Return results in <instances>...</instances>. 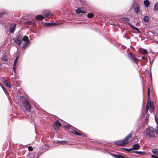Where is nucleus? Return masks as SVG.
I'll return each mask as SVG.
<instances>
[{
	"instance_id": "32",
	"label": "nucleus",
	"mask_w": 158,
	"mask_h": 158,
	"mask_svg": "<svg viewBox=\"0 0 158 158\" xmlns=\"http://www.w3.org/2000/svg\"><path fill=\"white\" fill-rule=\"evenodd\" d=\"M148 117L147 116L145 117V123L146 124H147L148 123Z\"/></svg>"
},
{
	"instance_id": "4",
	"label": "nucleus",
	"mask_w": 158,
	"mask_h": 158,
	"mask_svg": "<svg viewBox=\"0 0 158 158\" xmlns=\"http://www.w3.org/2000/svg\"><path fill=\"white\" fill-rule=\"evenodd\" d=\"M28 37L26 36H24L22 40V44L23 45L22 46L23 48H25V46L29 42V41L28 40Z\"/></svg>"
},
{
	"instance_id": "19",
	"label": "nucleus",
	"mask_w": 158,
	"mask_h": 158,
	"mask_svg": "<svg viewBox=\"0 0 158 158\" xmlns=\"http://www.w3.org/2000/svg\"><path fill=\"white\" fill-rule=\"evenodd\" d=\"M52 14L51 12H48L44 14V16L46 17H50L52 16Z\"/></svg>"
},
{
	"instance_id": "24",
	"label": "nucleus",
	"mask_w": 158,
	"mask_h": 158,
	"mask_svg": "<svg viewBox=\"0 0 158 158\" xmlns=\"http://www.w3.org/2000/svg\"><path fill=\"white\" fill-rule=\"evenodd\" d=\"M72 132L74 134L77 135H79V136L82 135V134H81L77 132L76 131H75V130H73Z\"/></svg>"
},
{
	"instance_id": "11",
	"label": "nucleus",
	"mask_w": 158,
	"mask_h": 158,
	"mask_svg": "<svg viewBox=\"0 0 158 158\" xmlns=\"http://www.w3.org/2000/svg\"><path fill=\"white\" fill-rule=\"evenodd\" d=\"M129 26L131 27V28H132V29L135 30L137 31H138L139 33H141V31L139 30L136 27L133 26L132 24H131L130 23L129 24Z\"/></svg>"
},
{
	"instance_id": "18",
	"label": "nucleus",
	"mask_w": 158,
	"mask_h": 158,
	"mask_svg": "<svg viewBox=\"0 0 158 158\" xmlns=\"http://www.w3.org/2000/svg\"><path fill=\"white\" fill-rule=\"evenodd\" d=\"M36 18L37 20H41L43 19L44 18V17L41 15H39L36 16Z\"/></svg>"
},
{
	"instance_id": "33",
	"label": "nucleus",
	"mask_w": 158,
	"mask_h": 158,
	"mask_svg": "<svg viewBox=\"0 0 158 158\" xmlns=\"http://www.w3.org/2000/svg\"><path fill=\"white\" fill-rule=\"evenodd\" d=\"M25 23H26L28 25H31L32 23V22H31V21H27V22H26Z\"/></svg>"
},
{
	"instance_id": "22",
	"label": "nucleus",
	"mask_w": 158,
	"mask_h": 158,
	"mask_svg": "<svg viewBox=\"0 0 158 158\" xmlns=\"http://www.w3.org/2000/svg\"><path fill=\"white\" fill-rule=\"evenodd\" d=\"M153 10L154 11L158 10V3H156L154 7Z\"/></svg>"
},
{
	"instance_id": "21",
	"label": "nucleus",
	"mask_w": 158,
	"mask_h": 158,
	"mask_svg": "<svg viewBox=\"0 0 158 158\" xmlns=\"http://www.w3.org/2000/svg\"><path fill=\"white\" fill-rule=\"evenodd\" d=\"M56 24V23H45L44 24V26H50L51 25H55Z\"/></svg>"
},
{
	"instance_id": "15",
	"label": "nucleus",
	"mask_w": 158,
	"mask_h": 158,
	"mask_svg": "<svg viewBox=\"0 0 158 158\" xmlns=\"http://www.w3.org/2000/svg\"><path fill=\"white\" fill-rule=\"evenodd\" d=\"M143 3L145 6L147 8H148L149 6L150 3L148 0H145L144 1Z\"/></svg>"
},
{
	"instance_id": "9",
	"label": "nucleus",
	"mask_w": 158,
	"mask_h": 158,
	"mask_svg": "<svg viewBox=\"0 0 158 158\" xmlns=\"http://www.w3.org/2000/svg\"><path fill=\"white\" fill-rule=\"evenodd\" d=\"M140 146L138 143H135L133 145V147L131 148L132 150H138Z\"/></svg>"
},
{
	"instance_id": "2",
	"label": "nucleus",
	"mask_w": 158,
	"mask_h": 158,
	"mask_svg": "<svg viewBox=\"0 0 158 158\" xmlns=\"http://www.w3.org/2000/svg\"><path fill=\"white\" fill-rule=\"evenodd\" d=\"M21 99L26 110L28 111H31V108L30 104L29 102L23 96L21 97Z\"/></svg>"
},
{
	"instance_id": "31",
	"label": "nucleus",
	"mask_w": 158,
	"mask_h": 158,
	"mask_svg": "<svg viewBox=\"0 0 158 158\" xmlns=\"http://www.w3.org/2000/svg\"><path fill=\"white\" fill-rule=\"evenodd\" d=\"M18 57L16 58L15 59V61L14 62V66H15L16 65V64L17 63V61L18 60Z\"/></svg>"
},
{
	"instance_id": "42",
	"label": "nucleus",
	"mask_w": 158,
	"mask_h": 158,
	"mask_svg": "<svg viewBox=\"0 0 158 158\" xmlns=\"http://www.w3.org/2000/svg\"><path fill=\"white\" fill-rule=\"evenodd\" d=\"M139 24V23H137L136 25L137 26Z\"/></svg>"
},
{
	"instance_id": "37",
	"label": "nucleus",
	"mask_w": 158,
	"mask_h": 158,
	"mask_svg": "<svg viewBox=\"0 0 158 158\" xmlns=\"http://www.w3.org/2000/svg\"><path fill=\"white\" fill-rule=\"evenodd\" d=\"M151 157L152 158H158V156L154 155H152Z\"/></svg>"
},
{
	"instance_id": "12",
	"label": "nucleus",
	"mask_w": 158,
	"mask_h": 158,
	"mask_svg": "<svg viewBox=\"0 0 158 158\" xmlns=\"http://www.w3.org/2000/svg\"><path fill=\"white\" fill-rule=\"evenodd\" d=\"M149 111L151 113L152 112L154 111V107L153 105L152 104L151 102H150L149 103Z\"/></svg>"
},
{
	"instance_id": "16",
	"label": "nucleus",
	"mask_w": 158,
	"mask_h": 158,
	"mask_svg": "<svg viewBox=\"0 0 158 158\" xmlns=\"http://www.w3.org/2000/svg\"><path fill=\"white\" fill-rule=\"evenodd\" d=\"M113 156L115 158H126L121 155L113 154Z\"/></svg>"
},
{
	"instance_id": "25",
	"label": "nucleus",
	"mask_w": 158,
	"mask_h": 158,
	"mask_svg": "<svg viewBox=\"0 0 158 158\" xmlns=\"http://www.w3.org/2000/svg\"><path fill=\"white\" fill-rule=\"evenodd\" d=\"M140 52L144 54H146L148 53V51L146 50L145 49H143L141 50Z\"/></svg>"
},
{
	"instance_id": "40",
	"label": "nucleus",
	"mask_w": 158,
	"mask_h": 158,
	"mask_svg": "<svg viewBox=\"0 0 158 158\" xmlns=\"http://www.w3.org/2000/svg\"><path fill=\"white\" fill-rule=\"evenodd\" d=\"M4 14H5V13L4 12H1V13H0V17H2Z\"/></svg>"
},
{
	"instance_id": "39",
	"label": "nucleus",
	"mask_w": 158,
	"mask_h": 158,
	"mask_svg": "<svg viewBox=\"0 0 158 158\" xmlns=\"http://www.w3.org/2000/svg\"><path fill=\"white\" fill-rule=\"evenodd\" d=\"M16 68L15 67V66H14L13 68V70L15 73V71L16 70Z\"/></svg>"
},
{
	"instance_id": "23",
	"label": "nucleus",
	"mask_w": 158,
	"mask_h": 158,
	"mask_svg": "<svg viewBox=\"0 0 158 158\" xmlns=\"http://www.w3.org/2000/svg\"><path fill=\"white\" fill-rule=\"evenodd\" d=\"M143 21L146 23H147L148 22L149 19L148 16H145L143 18Z\"/></svg>"
},
{
	"instance_id": "38",
	"label": "nucleus",
	"mask_w": 158,
	"mask_h": 158,
	"mask_svg": "<svg viewBox=\"0 0 158 158\" xmlns=\"http://www.w3.org/2000/svg\"><path fill=\"white\" fill-rule=\"evenodd\" d=\"M124 20L126 22H128L129 21V20L127 18H125L124 19Z\"/></svg>"
},
{
	"instance_id": "26",
	"label": "nucleus",
	"mask_w": 158,
	"mask_h": 158,
	"mask_svg": "<svg viewBox=\"0 0 158 158\" xmlns=\"http://www.w3.org/2000/svg\"><path fill=\"white\" fill-rule=\"evenodd\" d=\"M129 56H130L131 59L132 60V61H133L135 59V58L134 56L133 55V54L131 53L129 55Z\"/></svg>"
},
{
	"instance_id": "14",
	"label": "nucleus",
	"mask_w": 158,
	"mask_h": 158,
	"mask_svg": "<svg viewBox=\"0 0 158 158\" xmlns=\"http://www.w3.org/2000/svg\"><path fill=\"white\" fill-rule=\"evenodd\" d=\"M134 9L135 11V12L137 13L138 14L139 13V8L138 6L137 5H136L134 7Z\"/></svg>"
},
{
	"instance_id": "6",
	"label": "nucleus",
	"mask_w": 158,
	"mask_h": 158,
	"mask_svg": "<svg viewBox=\"0 0 158 158\" xmlns=\"http://www.w3.org/2000/svg\"><path fill=\"white\" fill-rule=\"evenodd\" d=\"M76 12L78 14L86 13V11L83 8H78L76 10Z\"/></svg>"
},
{
	"instance_id": "20",
	"label": "nucleus",
	"mask_w": 158,
	"mask_h": 158,
	"mask_svg": "<svg viewBox=\"0 0 158 158\" xmlns=\"http://www.w3.org/2000/svg\"><path fill=\"white\" fill-rule=\"evenodd\" d=\"M0 86L3 89L6 94V95H8V92L6 91V90L5 88L4 87L3 85L1 83H0Z\"/></svg>"
},
{
	"instance_id": "17",
	"label": "nucleus",
	"mask_w": 158,
	"mask_h": 158,
	"mask_svg": "<svg viewBox=\"0 0 158 158\" xmlns=\"http://www.w3.org/2000/svg\"><path fill=\"white\" fill-rule=\"evenodd\" d=\"M152 152L155 155L158 156V149H153Z\"/></svg>"
},
{
	"instance_id": "30",
	"label": "nucleus",
	"mask_w": 158,
	"mask_h": 158,
	"mask_svg": "<svg viewBox=\"0 0 158 158\" xmlns=\"http://www.w3.org/2000/svg\"><path fill=\"white\" fill-rule=\"evenodd\" d=\"M148 90V98H149L150 97V89L149 88H147Z\"/></svg>"
},
{
	"instance_id": "13",
	"label": "nucleus",
	"mask_w": 158,
	"mask_h": 158,
	"mask_svg": "<svg viewBox=\"0 0 158 158\" xmlns=\"http://www.w3.org/2000/svg\"><path fill=\"white\" fill-rule=\"evenodd\" d=\"M132 152L139 154L141 155H144L145 154V152H141L140 151H132Z\"/></svg>"
},
{
	"instance_id": "27",
	"label": "nucleus",
	"mask_w": 158,
	"mask_h": 158,
	"mask_svg": "<svg viewBox=\"0 0 158 158\" xmlns=\"http://www.w3.org/2000/svg\"><path fill=\"white\" fill-rule=\"evenodd\" d=\"M94 16V15L93 13H89L87 15V17L89 18H92Z\"/></svg>"
},
{
	"instance_id": "5",
	"label": "nucleus",
	"mask_w": 158,
	"mask_h": 158,
	"mask_svg": "<svg viewBox=\"0 0 158 158\" xmlns=\"http://www.w3.org/2000/svg\"><path fill=\"white\" fill-rule=\"evenodd\" d=\"M61 126V123L58 120H56L53 125L55 130H57L59 129V127Z\"/></svg>"
},
{
	"instance_id": "3",
	"label": "nucleus",
	"mask_w": 158,
	"mask_h": 158,
	"mask_svg": "<svg viewBox=\"0 0 158 158\" xmlns=\"http://www.w3.org/2000/svg\"><path fill=\"white\" fill-rule=\"evenodd\" d=\"M146 134L150 137H154L155 136L154 129L151 127H148L146 130Z\"/></svg>"
},
{
	"instance_id": "36",
	"label": "nucleus",
	"mask_w": 158,
	"mask_h": 158,
	"mask_svg": "<svg viewBox=\"0 0 158 158\" xmlns=\"http://www.w3.org/2000/svg\"><path fill=\"white\" fill-rule=\"evenodd\" d=\"M142 59L145 61H146L147 60V58H146L144 56H142Z\"/></svg>"
},
{
	"instance_id": "10",
	"label": "nucleus",
	"mask_w": 158,
	"mask_h": 158,
	"mask_svg": "<svg viewBox=\"0 0 158 158\" xmlns=\"http://www.w3.org/2000/svg\"><path fill=\"white\" fill-rule=\"evenodd\" d=\"M2 82L6 87H8L9 88H10L11 87V85L8 82L7 80L2 81Z\"/></svg>"
},
{
	"instance_id": "29",
	"label": "nucleus",
	"mask_w": 158,
	"mask_h": 158,
	"mask_svg": "<svg viewBox=\"0 0 158 158\" xmlns=\"http://www.w3.org/2000/svg\"><path fill=\"white\" fill-rule=\"evenodd\" d=\"M133 61L136 64H137L139 62V60L136 58L134 60H133Z\"/></svg>"
},
{
	"instance_id": "8",
	"label": "nucleus",
	"mask_w": 158,
	"mask_h": 158,
	"mask_svg": "<svg viewBox=\"0 0 158 158\" xmlns=\"http://www.w3.org/2000/svg\"><path fill=\"white\" fill-rule=\"evenodd\" d=\"M16 24H15L13 25L12 26H11L10 28V32L11 33H14V31H15L16 28Z\"/></svg>"
},
{
	"instance_id": "34",
	"label": "nucleus",
	"mask_w": 158,
	"mask_h": 158,
	"mask_svg": "<svg viewBox=\"0 0 158 158\" xmlns=\"http://www.w3.org/2000/svg\"><path fill=\"white\" fill-rule=\"evenodd\" d=\"M28 150L29 151H32L33 150V148L31 146H29L28 148Z\"/></svg>"
},
{
	"instance_id": "41",
	"label": "nucleus",
	"mask_w": 158,
	"mask_h": 158,
	"mask_svg": "<svg viewBox=\"0 0 158 158\" xmlns=\"http://www.w3.org/2000/svg\"><path fill=\"white\" fill-rule=\"evenodd\" d=\"M146 113H147L148 111L149 110V107H148V106H147H147H146Z\"/></svg>"
},
{
	"instance_id": "7",
	"label": "nucleus",
	"mask_w": 158,
	"mask_h": 158,
	"mask_svg": "<svg viewBox=\"0 0 158 158\" xmlns=\"http://www.w3.org/2000/svg\"><path fill=\"white\" fill-rule=\"evenodd\" d=\"M14 42L16 44H19V46L21 45L22 44V40L18 38H16L14 39Z\"/></svg>"
},
{
	"instance_id": "28",
	"label": "nucleus",
	"mask_w": 158,
	"mask_h": 158,
	"mask_svg": "<svg viewBox=\"0 0 158 158\" xmlns=\"http://www.w3.org/2000/svg\"><path fill=\"white\" fill-rule=\"evenodd\" d=\"M57 141V142H56V143H61V144H63V143H67V141Z\"/></svg>"
},
{
	"instance_id": "35",
	"label": "nucleus",
	"mask_w": 158,
	"mask_h": 158,
	"mask_svg": "<svg viewBox=\"0 0 158 158\" xmlns=\"http://www.w3.org/2000/svg\"><path fill=\"white\" fill-rule=\"evenodd\" d=\"M123 149H124L126 151H127V152H129L131 150H132V149H131V148L127 149V148H123Z\"/></svg>"
},
{
	"instance_id": "1",
	"label": "nucleus",
	"mask_w": 158,
	"mask_h": 158,
	"mask_svg": "<svg viewBox=\"0 0 158 158\" xmlns=\"http://www.w3.org/2000/svg\"><path fill=\"white\" fill-rule=\"evenodd\" d=\"M131 137V134L130 133L124 139L116 141L115 142V143L120 146L126 145L129 143L128 140Z\"/></svg>"
}]
</instances>
